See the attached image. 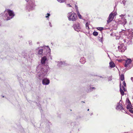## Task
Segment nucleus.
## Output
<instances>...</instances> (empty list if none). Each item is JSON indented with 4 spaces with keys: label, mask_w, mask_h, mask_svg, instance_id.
Returning a JSON list of instances; mask_svg holds the SVG:
<instances>
[{
    "label": "nucleus",
    "mask_w": 133,
    "mask_h": 133,
    "mask_svg": "<svg viewBox=\"0 0 133 133\" xmlns=\"http://www.w3.org/2000/svg\"><path fill=\"white\" fill-rule=\"evenodd\" d=\"M122 89H123V90L124 91H126V89H125L124 86L123 85H122Z\"/></svg>",
    "instance_id": "72a5a7b5"
},
{
    "label": "nucleus",
    "mask_w": 133,
    "mask_h": 133,
    "mask_svg": "<svg viewBox=\"0 0 133 133\" xmlns=\"http://www.w3.org/2000/svg\"><path fill=\"white\" fill-rule=\"evenodd\" d=\"M126 44L122 42H119L118 44V48L119 51L123 52L127 49Z\"/></svg>",
    "instance_id": "39448f33"
},
{
    "label": "nucleus",
    "mask_w": 133,
    "mask_h": 133,
    "mask_svg": "<svg viewBox=\"0 0 133 133\" xmlns=\"http://www.w3.org/2000/svg\"><path fill=\"white\" fill-rule=\"evenodd\" d=\"M132 105L131 103H129L128 105H127V109H130L132 108Z\"/></svg>",
    "instance_id": "aec40b11"
},
{
    "label": "nucleus",
    "mask_w": 133,
    "mask_h": 133,
    "mask_svg": "<svg viewBox=\"0 0 133 133\" xmlns=\"http://www.w3.org/2000/svg\"><path fill=\"white\" fill-rule=\"evenodd\" d=\"M96 29L100 31H102L104 29V28L102 27H97Z\"/></svg>",
    "instance_id": "5701e85b"
},
{
    "label": "nucleus",
    "mask_w": 133,
    "mask_h": 133,
    "mask_svg": "<svg viewBox=\"0 0 133 133\" xmlns=\"http://www.w3.org/2000/svg\"><path fill=\"white\" fill-rule=\"evenodd\" d=\"M121 85L122 83L120 81V91L121 95L123 96L124 95V92L123 89H122Z\"/></svg>",
    "instance_id": "ddd939ff"
},
{
    "label": "nucleus",
    "mask_w": 133,
    "mask_h": 133,
    "mask_svg": "<svg viewBox=\"0 0 133 133\" xmlns=\"http://www.w3.org/2000/svg\"><path fill=\"white\" fill-rule=\"evenodd\" d=\"M129 111L131 113L133 114V110H132V108L129 109Z\"/></svg>",
    "instance_id": "f704fd0d"
},
{
    "label": "nucleus",
    "mask_w": 133,
    "mask_h": 133,
    "mask_svg": "<svg viewBox=\"0 0 133 133\" xmlns=\"http://www.w3.org/2000/svg\"><path fill=\"white\" fill-rule=\"evenodd\" d=\"M121 101V100L120 101V102ZM122 105L121 103L120 102L118 103L117 104L116 109L117 110H120L122 112L124 113H126V111L124 110L123 107L122 106Z\"/></svg>",
    "instance_id": "6e6552de"
},
{
    "label": "nucleus",
    "mask_w": 133,
    "mask_h": 133,
    "mask_svg": "<svg viewBox=\"0 0 133 133\" xmlns=\"http://www.w3.org/2000/svg\"><path fill=\"white\" fill-rule=\"evenodd\" d=\"M120 79L122 81H123L124 80V75H123L122 74L120 76Z\"/></svg>",
    "instance_id": "4be33fe9"
},
{
    "label": "nucleus",
    "mask_w": 133,
    "mask_h": 133,
    "mask_svg": "<svg viewBox=\"0 0 133 133\" xmlns=\"http://www.w3.org/2000/svg\"><path fill=\"white\" fill-rule=\"evenodd\" d=\"M8 13L5 14L4 16V19L6 20H8L13 18L15 16V14L13 11L8 9Z\"/></svg>",
    "instance_id": "7ed1b4c3"
},
{
    "label": "nucleus",
    "mask_w": 133,
    "mask_h": 133,
    "mask_svg": "<svg viewBox=\"0 0 133 133\" xmlns=\"http://www.w3.org/2000/svg\"><path fill=\"white\" fill-rule=\"evenodd\" d=\"M35 1L34 0H30L28 3H27L26 6V10L30 11L33 10L35 6Z\"/></svg>",
    "instance_id": "20e7f679"
},
{
    "label": "nucleus",
    "mask_w": 133,
    "mask_h": 133,
    "mask_svg": "<svg viewBox=\"0 0 133 133\" xmlns=\"http://www.w3.org/2000/svg\"><path fill=\"white\" fill-rule=\"evenodd\" d=\"M110 66L111 68H114L115 66V65L112 62H110L109 63Z\"/></svg>",
    "instance_id": "f3484780"
},
{
    "label": "nucleus",
    "mask_w": 133,
    "mask_h": 133,
    "mask_svg": "<svg viewBox=\"0 0 133 133\" xmlns=\"http://www.w3.org/2000/svg\"><path fill=\"white\" fill-rule=\"evenodd\" d=\"M131 79L132 81L133 82V77H131Z\"/></svg>",
    "instance_id": "79ce46f5"
},
{
    "label": "nucleus",
    "mask_w": 133,
    "mask_h": 133,
    "mask_svg": "<svg viewBox=\"0 0 133 133\" xmlns=\"http://www.w3.org/2000/svg\"><path fill=\"white\" fill-rule=\"evenodd\" d=\"M98 40L100 41V42H102L104 40H103V38L102 36V37H99Z\"/></svg>",
    "instance_id": "a878e982"
},
{
    "label": "nucleus",
    "mask_w": 133,
    "mask_h": 133,
    "mask_svg": "<svg viewBox=\"0 0 133 133\" xmlns=\"http://www.w3.org/2000/svg\"><path fill=\"white\" fill-rule=\"evenodd\" d=\"M72 27L74 28V29L76 31L78 32L80 31L81 29V27L80 26V24L78 22H76L73 24Z\"/></svg>",
    "instance_id": "1a4fd4ad"
},
{
    "label": "nucleus",
    "mask_w": 133,
    "mask_h": 133,
    "mask_svg": "<svg viewBox=\"0 0 133 133\" xmlns=\"http://www.w3.org/2000/svg\"><path fill=\"white\" fill-rule=\"evenodd\" d=\"M117 60L119 62H121L122 61V60L121 59H117Z\"/></svg>",
    "instance_id": "ea45409f"
},
{
    "label": "nucleus",
    "mask_w": 133,
    "mask_h": 133,
    "mask_svg": "<svg viewBox=\"0 0 133 133\" xmlns=\"http://www.w3.org/2000/svg\"><path fill=\"white\" fill-rule=\"evenodd\" d=\"M76 11L77 12V14L78 13H79V11L78 10V8L77 9H76Z\"/></svg>",
    "instance_id": "4c0bfd02"
},
{
    "label": "nucleus",
    "mask_w": 133,
    "mask_h": 133,
    "mask_svg": "<svg viewBox=\"0 0 133 133\" xmlns=\"http://www.w3.org/2000/svg\"><path fill=\"white\" fill-rule=\"evenodd\" d=\"M120 2V3L121 4H123L124 5H125V1L124 0H121L119 1Z\"/></svg>",
    "instance_id": "cd10ccee"
},
{
    "label": "nucleus",
    "mask_w": 133,
    "mask_h": 133,
    "mask_svg": "<svg viewBox=\"0 0 133 133\" xmlns=\"http://www.w3.org/2000/svg\"><path fill=\"white\" fill-rule=\"evenodd\" d=\"M125 63V67H128L129 66L130 64L132 61L130 59H128L126 61Z\"/></svg>",
    "instance_id": "f8f14e48"
},
{
    "label": "nucleus",
    "mask_w": 133,
    "mask_h": 133,
    "mask_svg": "<svg viewBox=\"0 0 133 133\" xmlns=\"http://www.w3.org/2000/svg\"><path fill=\"white\" fill-rule=\"evenodd\" d=\"M75 9L78 8L77 6L76 5H75Z\"/></svg>",
    "instance_id": "58836bf2"
},
{
    "label": "nucleus",
    "mask_w": 133,
    "mask_h": 133,
    "mask_svg": "<svg viewBox=\"0 0 133 133\" xmlns=\"http://www.w3.org/2000/svg\"><path fill=\"white\" fill-rule=\"evenodd\" d=\"M77 14V15L78 17L80 19H82V16H81V15H80V13H78Z\"/></svg>",
    "instance_id": "c85d7f7f"
},
{
    "label": "nucleus",
    "mask_w": 133,
    "mask_h": 133,
    "mask_svg": "<svg viewBox=\"0 0 133 133\" xmlns=\"http://www.w3.org/2000/svg\"><path fill=\"white\" fill-rule=\"evenodd\" d=\"M89 109H88V111H89Z\"/></svg>",
    "instance_id": "8fccbe9b"
},
{
    "label": "nucleus",
    "mask_w": 133,
    "mask_h": 133,
    "mask_svg": "<svg viewBox=\"0 0 133 133\" xmlns=\"http://www.w3.org/2000/svg\"><path fill=\"white\" fill-rule=\"evenodd\" d=\"M121 21V23L123 25H124L127 22L126 19L123 18H122Z\"/></svg>",
    "instance_id": "2eb2a0df"
},
{
    "label": "nucleus",
    "mask_w": 133,
    "mask_h": 133,
    "mask_svg": "<svg viewBox=\"0 0 133 133\" xmlns=\"http://www.w3.org/2000/svg\"><path fill=\"white\" fill-rule=\"evenodd\" d=\"M57 2L60 3H65V4H66V0H56Z\"/></svg>",
    "instance_id": "6ab92c4d"
},
{
    "label": "nucleus",
    "mask_w": 133,
    "mask_h": 133,
    "mask_svg": "<svg viewBox=\"0 0 133 133\" xmlns=\"http://www.w3.org/2000/svg\"><path fill=\"white\" fill-rule=\"evenodd\" d=\"M112 12H111L109 15L108 17V19L107 20V23H109L110 22L112 21L114 19V17L115 16L114 15Z\"/></svg>",
    "instance_id": "9d476101"
},
{
    "label": "nucleus",
    "mask_w": 133,
    "mask_h": 133,
    "mask_svg": "<svg viewBox=\"0 0 133 133\" xmlns=\"http://www.w3.org/2000/svg\"><path fill=\"white\" fill-rule=\"evenodd\" d=\"M128 16L129 17H130V16L129 15H128Z\"/></svg>",
    "instance_id": "09e8293b"
},
{
    "label": "nucleus",
    "mask_w": 133,
    "mask_h": 133,
    "mask_svg": "<svg viewBox=\"0 0 133 133\" xmlns=\"http://www.w3.org/2000/svg\"><path fill=\"white\" fill-rule=\"evenodd\" d=\"M128 38L130 40L133 39V30L131 29H127Z\"/></svg>",
    "instance_id": "0eeeda50"
},
{
    "label": "nucleus",
    "mask_w": 133,
    "mask_h": 133,
    "mask_svg": "<svg viewBox=\"0 0 133 133\" xmlns=\"http://www.w3.org/2000/svg\"><path fill=\"white\" fill-rule=\"evenodd\" d=\"M29 44H31V43H30Z\"/></svg>",
    "instance_id": "864d4df0"
},
{
    "label": "nucleus",
    "mask_w": 133,
    "mask_h": 133,
    "mask_svg": "<svg viewBox=\"0 0 133 133\" xmlns=\"http://www.w3.org/2000/svg\"><path fill=\"white\" fill-rule=\"evenodd\" d=\"M57 65L59 66H62V65H64V64L62 62L60 61L58 62Z\"/></svg>",
    "instance_id": "b1692460"
},
{
    "label": "nucleus",
    "mask_w": 133,
    "mask_h": 133,
    "mask_svg": "<svg viewBox=\"0 0 133 133\" xmlns=\"http://www.w3.org/2000/svg\"><path fill=\"white\" fill-rule=\"evenodd\" d=\"M108 81H111L112 79V76H109L108 78Z\"/></svg>",
    "instance_id": "7c9ffc66"
},
{
    "label": "nucleus",
    "mask_w": 133,
    "mask_h": 133,
    "mask_svg": "<svg viewBox=\"0 0 133 133\" xmlns=\"http://www.w3.org/2000/svg\"><path fill=\"white\" fill-rule=\"evenodd\" d=\"M122 33H123L124 35H125L126 36L128 35V34L127 30H122Z\"/></svg>",
    "instance_id": "412c9836"
},
{
    "label": "nucleus",
    "mask_w": 133,
    "mask_h": 133,
    "mask_svg": "<svg viewBox=\"0 0 133 133\" xmlns=\"http://www.w3.org/2000/svg\"><path fill=\"white\" fill-rule=\"evenodd\" d=\"M122 84L123 85V86L124 87H126V84L124 81H123L122 82Z\"/></svg>",
    "instance_id": "2f4dec72"
},
{
    "label": "nucleus",
    "mask_w": 133,
    "mask_h": 133,
    "mask_svg": "<svg viewBox=\"0 0 133 133\" xmlns=\"http://www.w3.org/2000/svg\"><path fill=\"white\" fill-rule=\"evenodd\" d=\"M51 44H52V43H51Z\"/></svg>",
    "instance_id": "603ef678"
},
{
    "label": "nucleus",
    "mask_w": 133,
    "mask_h": 133,
    "mask_svg": "<svg viewBox=\"0 0 133 133\" xmlns=\"http://www.w3.org/2000/svg\"><path fill=\"white\" fill-rule=\"evenodd\" d=\"M98 33L96 31H94L93 33V35L95 36H97L98 35Z\"/></svg>",
    "instance_id": "393cba45"
},
{
    "label": "nucleus",
    "mask_w": 133,
    "mask_h": 133,
    "mask_svg": "<svg viewBox=\"0 0 133 133\" xmlns=\"http://www.w3.org/2000/svg\"><path fill=\"white\" fill-rule=\"evenodd\" d=\"M126 102L127 103H128V104H129V103H131L130 102V101L129 100V99H128V98L126 100Z\"/></svg>",
    "instance_id": "473e14b6"
},
{
    "label": "nucleus",
    "mask_w": 133,
    "mask_h": 133,
    "mask_svg": "<svg viewBox=\"0 0 133 133\" xmlns=\"http://www.w3.org/2000/svg\"><path fill=\"white\" fill-rule=\"evenodd\" d=\"M115 8V6L114 7V8Z\"/></svg>",
    "instance_id": "5fc2aeb1"
},
{
    "label": "nucleus",
    "mask_w": 133,
    "mask_h": 133,
    "mask_svg": "<svg viewBox=\"0 0 133 133\" xmlns=\"http://www.w3.org/2000/svg\"><path fill=\"white\" fill-rule=\"evenodd\" d=\"M50 58H51V59H52V57H50Z\"/></svg>",
    "instance_id": "49530a36"
},
{
    "label": "nucleus",
    "mask_w": 133,
    "mask_h": 133,
    "mask_svg": "<svg viewBox=\"0 0 133 133\" xmlns=\"http://www.w3.org/2000/svg\"><path fill=\"white\" fill-rule=\"evenodd\" d=\"M42 48H38L36 49V52H38V54L39 55H41L42 54L43 51H44L45 52V54L46 55L50 56V49L49 48L48 46H47L44 47Z\"/></svg>",
    "instance_id": "f03ea898"
},
{
    "label": "nucleus",
    "mask_w": 133,
    "mask_h": 133,
    "mask_svg": "<svg viewBox=\"0 0 133 133\" xmlns=\"http://www.w3.org/2000/svg\"><path fill=\"white\" fill-rule=\"evenodd\" d=\"M113 22H115L114 21H113Z\"/></svg>",
    "instance_id": "3c124183"
},
{
    "label": "nucleus",
    "mask_w": 133,
    "mask_h": 133,
    "mask_svg": "<svg viewBox=\"0 0 133 133\" xmlns=\"http://www.w3.org/2000/svg\"><path fill=\"white\" fill-rule=\"evenodd\" d=\"M51 15L49 13H47L45 16V17L46 18V19L47 20H49V17Z\"/></svg>",
    "instance_id": "a211bd4d"
},
{
    "label": "nucleus",
    "mask_w": 133,
    "mask_h": 133,
    "mask_svg": "<svg viewBox=\"0 0 133 133\" xmlns=\"http://www.w3.org/2000/svg\"><path fill=\"white\" fill-rule=\"evenodd\" d=\"M124 15H123V14H122L121 15H120V17H123L124 16Z\"/></svg>",
    "instance_id": "a19ab883"
},
{
    "label": "nucleus",
    "mask_w": 133,
    "mask_h": 133,
    "mask_svg": "<svg viewBox=\"0 0 133 133\" xmlns=\"http://www.w3.org/2000/svg\"><path fill=\"white\" fill-rule=\"evenodd\" d=\"M47 60V58L46 56H44L41 59V63L42 64H44Z\"/></svg>",
    "instance_id": "4468645a"
},
{
    "label": "nucleus",
    "mask_w": 133,
    "mask_h": 133,
    "mask_svg": "<svg viewBox=\"0 0 133 133\" xmlns=\"http://www.w3.org/2000/svg\"><path fill=\"white\" fill-rule=\"evenodd\" d=\"M27 2V3H28L29 2V1H30L29 0H25Z\"/></svg>",
    "instance_id": "37998d69"
},
{
    "label": "nucleus",
    "mask_w": 133,
    "mask_h": 133,
    "mask_svg": "<svg viewBox=\"0 0 133 133\" xmlns=\"http://www.w3.org/2000/svg\"><path fill=\"white\" fill-rule=\"evenodd\" d=\"M49 69V67L48 66H44L43 68H42V66L40 65L38 66L36 71L38 73V75L40 79L43 78L46 75Z\"/></svg>",
    "instance_id": "f257e3e1"
},
{
    "label": "nucleus",
    "mask_w": 133,
    "mask_h": 133,
    "mask_svg": "<svg viewBox=\"0 0 133 133\" xmlns=\"http://www.w3.org/2000/svg\"><path fill=\"white\" fill-rule=\"evenodd\" d=\"M69 20L70 21H76L77 19V15L75 13L73 12L72 13H70L68 17Z\"/></svg>",
    "instance_id": "423d86ee"
},
{
    "label": "nucleus",
    "mask_w": 133,
    "mask_h": 133,
    "mask_svg": "<svg viewBox=\"0 0 133 133\" xmlns=\"http://www.w3.org/2000/svg\"><path fill=\"white\" fill-rule=\"evenodd\" d=\"M117 27H115V29L116 30L117 29Z\"/></svg>",
    "instance_id": "a18cd8bd"
},
{
    "label": "nucleus",
    "mask_w": 133,
    "mask_h": 133,
    "mask_svg": "<svg viewBox=\"0 0 133 133\" xmlns=\"http://www.w3.org/2000/svg\"><path fill=\"white\" fill-rule=\"evenodd\" d=\"M92 114H92V113H91V114L90 115H92Z\"/></svg>",
    "instance_id": "de8ad7c7"
},
{
    "label": "nucleus",
    "mask_w": 133,
    "mask_h": 133,
    "mask_svg": "<svg viewBox=\"0 0 133 133\" xmlns=\"http://www.w3.org/2000/svg\"><path fill=\"white\" fill-rule=\"evenodd\" d=\"M49 83V80L46 78H44L42 80V83L44 85H48Z\"/></svg>",
    "instance_id": "9b49d317"
},
{
    "label": "nucleus",
    "mask_w": 133,
    "mask_h": 133,
    "mask_svg": "<svg viewBox=\"0 0 133 133\" xmlns=\"http://www.w3.org/2000/svg\"><path fill=\"white\" fill-rule=\"evenodd\" d=\"M80 62L82 64H84L85 62L84 58V57L81 58L80 59Z\"/></svg>",
    "instance_id": "dca6fc26"
},
{
    "label": "nucleus",
    "mask_w": 133,
    "mask_h": 133,
    "mask_svg": "<svg viewBox=\"0 0 133 133\" xmlns=\"http://www.w3.org/2000/svg\"><path fill=\"white\" fill-rule=\"evenodd\" d=\"M95 89V88L94 87H91L90 88L89 90L90 91L92 90L93 89Z\"/></svg>",
    "instance_id": "c9c22d12"
},
{
    "label": "nucleus",
    "mask_w": 133,
    "mask_h": 133,
    "mask_svg": "<svg viewBox=\"0 0 133 133\" xmlns=\"http://www.w3.org/2000/svg\"><path fill=\"white\" fill-rule=\"evenodd\" d=\"M89 23H88V22H87L86 23L85 26L86 27L87 29H89Z\"/></svg>",
    "instance_id": "bb28decb"
},
{
    "label": "nucleus",
    "mask_w": 133,
    "mask_h": 133,
    "mask_svg": "<svg viewBox=\"0 0 133 133\" xmlns=\"http://www.w3.org/2000/svg\"><path fill=\"white\" fill-rule=\"evenodd\" d=\"M66 4L67 6L68 7H72L71 6L70 4H67L66 3V4Z\"/></svg>",
    "instance_id": "c756f323"
},
{
    "label": "nucleus",
    "mask_w": 133,
    "mask_h": 133,
    "mask_svg": "<svg viewBox=\"0 0 133 133\" xmlns=\"http://www.w3.org/2000/svg\"><path fill=\"white\" fill-rule=\"evenodd\" d=\"M73 0H68V1L69 2H71V1H72Z\"/></svg>",
    "instance_id": "c03bdc74"
},
{
    "label": "nucleus",
    "mask_w": 133,
    "mask_h": 133,
    "mask_svg": "<svg viewBox=\"0 0 133 133\" xmlns=\"http://www.w3.org/2000/svg\"><path fill=\"white\" fill-rule=\"evenodd\" d=\"M49 25L51 27H52V24H51V23L50 22H49Z\"/></svg>",
    "instance_id": "e433bc0d"
}]
</instances>
